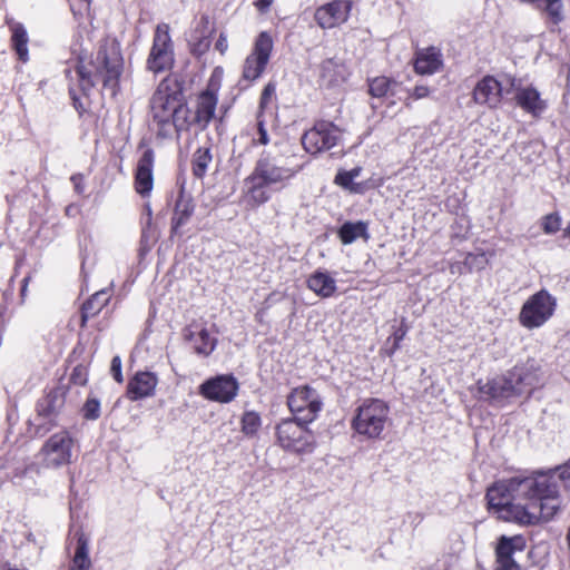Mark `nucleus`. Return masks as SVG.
I'll return each mask as SVG.
<instances>
[{
    "label": "nucleus",
    "instance_id": "nucleus-1",
    "mask_svg": "<svg viewBox=\"0 0 570 570\" xmlns=\"http://www.w3.org/2000/svg\"><path fill=\"white\" fill-rule=\"evenodd\" d=\"M570 489V461L531 476L511 478L488 489L490 511L521 525L547 522L560 509V492Z\"/></svg>",
    "mask_w": 570,
    "mask_h": 570
},
{
    "label": "nucleus",
    "instance_id": "nucleus-2",
    "mask_svg": "<svg viewBox=\"0 0 570 570\" xmlns=\"http://www.w3.org/2000/svg\"><path fill=\"white\" fill-rule=\"evenodd\" d=\"M124 71V58L120 46L115 39L106 38L99 42L89 60L80 58L77 75L83 91L98 83L115 97L119 91V79Z\"/></svg>",
    "mask_w": 570,
    "mask_h": 570
},
{
    "label": "nucleus",
    "instance_id": "nucleus-3",
    "mask_svg": "<svg viewBox=\"0 0 570 570\" xmlns=\"http://www.w3.org/2000/svg\"><path fill=\"white\" fill-rule=\"evenodd\" d=\"M299 169L277 165L268 155L262 156L253 173L244 180L245 198L252 206H259L271 198L268 187L285 185Z\"/></svg>",
    "mask_w": 570,
    "mask_h": 570
},
{
    "label": "nucleus",
    "instance_id": "nucleus-4",
    "mask_svg": "<svg viewBox=\"0 0 570 570\" xmlns=\"http://www.w3.org/2000/svg\"><path fill=\"white\" fill-rule=\"evenodd\" d=\"M390 407L380 399H366L355 410L353 430L367 439H383L390 423Z\"/></svg>",
    "mask_w": 570,
    "mask_h": 570
},
{
    "label": "nucleus",
    "instance_id": "nucleus-5",
    "mask_svg": "<svg viewBox=\"0 0 570 570\" xmlns=\"http://www.w3.org/2000/svg\"><path fill=\"white\" fill-rule=\"evenodd\" d=\"M180 98L183 94L176 86L171 88L168 79L159 83L150 100L151 120L157 128V137L170 138V122Z\"/></svg>",
    "mask_w": 570,
    "mask_h": 570
},
{
    "label": "nucleus",
    "instance_id": "nucleus-6",
    "mask_svg": "<svg viewBox=\"0 0 570 570\" xmlns=\"http://www.w3.org/2000/svg\"><path fill=\"white\" fill-rule=\"evenodd\" d=\"M532 375L514 368L508 375L493 379L480 387V392L489 399L501 402L532 390Z\"/></svg>",
    "mask_w": 570,
    "mask_h": 570
},
{
    "label": "nucleus",
    "instance_id": "nucleus-7",
    "mask_svg": "<svg viewBox=\"0 0 570 570\" xmlns=\"http://www.w3.org/2000/svg\"><path fill=\"white\" fill-rule=\"evenodd\" d=\"M76 440L67 430L50 435L39 451L42 464L49 469H59L72 462Z\"/></svg>",
    "mask_w": 570,
    "mask_h": 570
},
{
    "label": "nucleus",
    "instance_id": "nucleus-8",
    "mask_svg": "<svg viewBox=\"0 0 570 570\" xmlns=\"http://www.w3.org/2000/svg\"><path fill=\"white\" fill-rule=\"evenodd\" d=\"M307 423L297 420H284L276 428V435L279 445L295 453L312 452L315 446L313 433L305 428Z\"/></svg>",
    "mask_w": 570,
    "mask_h": 570
},
{
    "label": "nucleus",
    "instance_id": "nucleus-9",
    "mask_svg": "<svg viewBox=\"0 0 570 570\" xmlns=\"http://www.w3.org/2000/svg\"><path fill=\"white\" fill-rule=\"evenodd\" d=\"M556 308V298L546 289L533 294L522 306L520 323L527 328L542 326Z\"/></svg>",
    "mask_w": 570,
    "mask_h": 570
},
{
    "label": "nucleus",
    "instance_id": "nucleus-10",
    "mask_svg": "<svg viewBox=\"0 0 570 570\" xmlns=\"http://www.w3.org/2000/svg\"><path fill=\"white\" fill-rule=\"evenodd\" d=\"M174 65V48L169 26L159 23L154 33L153 46L147 59V68L154 73L169 70Z\"/></svg>",
    "mask_w": 570,
    "mask_h": 570
},
{
    "label": "nucleus",
    "instance_id": "nucleus-11",
    "mask_svg": "<svg viewBox=\"0 0 570 570\" xmlns=\"http://www.w3.org/2000/svg\"><path fill=\"white\" fill-rule=\"evenodd\" d=\"M342 139V131L333 122L318 121L302 137L304 149L316 155L338 145Z\"/></svg>",
    "mask_w": 570,
    "mask_h": 570
},
{
    "label": "nucleus",
    "instance_id": "nucleus-12",
    "mask_svg": "<svg viewBox=\"0 0 570 570\" xmlns=\"http://www.w3.org/2000/svg\"><path fill=\"white\" fill-rule=\"evenodd\" d=\"M287 404L295 420L301 423L313 422L322 407L320 395L308 386L293 390L287 399Z\"/></svg>",
    "mask_w": 570,
    "mask_h": 570
},
{
    "label": "nucleus",
    "instance_id": "nucleus-13",
    "mask_svg": "<svg viewBox=\"0 0 570 570\" xmlns=\"http://www.w3.org/2000/svg\"><path fill=\"white\" fill-rule=\"evenodd\" d=\"M273 49V40L267 32H262L257 37L254 49L245 59L243 66V79L252 82L263 73Z\"/></svg>",
    "mask_w": 570,
    "mask_h": 570
},
{
    "label": "nucleus",
    "instance_id": "nucleus-14",
    "mask_svg": "<svg viewBox=\"0 0 570 570\" xmlns=\"http://www.w3.org/2000/svg\"><path fill=\"white\" fill-rule=\"evenodd\" d=\"M510 89L514 91L518 107L534 118H539L548 108L547 101L541 98L539 90L532 86H521L515 78H509Z\"/></svg>",
    "mask_w": 570,
    "mask_h": 570
},
{
    "label": "nucleus",
    "instance_id": "nucleus-15",
    "mask_svg": "<svg viewBox=\"0 0 570 570\" xmlns=\"http://www.w3.org/2000/svg\"><path fill=\"white\" fill-rule=\"evenodd\" d=\"M238 383L232 375H218L200 385V394L220 403H228L237 395Z\"/></svg>",
    "mask_w": 570,
    "mask_h": 570
},
{
    "label": "nucleus",
    "instance_id": "nucleus-16",
    "mask_svg": "<svg viewBox=\"0 0 570 570\" xmlns=\"http://www.w3.org/2000/svg\"><path fill=\"white\" fill-rule=\"evenodd\" d=\"M524 549L525 539L522 535H501L495 549L497 570H519V564L513 559V554L522 552Z\"/></svg>",
    "mask_w": 570,
    "mask_h": 570
},
{
    "label": "nucleus",
    "instance_id": "nucleus-17",
    "mask_svg": "<svg viewBox=\"0 0 570 570\" xmlns=\"http://www.w3.org/2000/svg\"><path fill=\"white\" fill-rule=\"evenodd\" d=\"M351 9V0H334L316 10L315 20L324 29L334 28L348 19Z\"/></svg>",
    "mask_w": 570,
    "mask_h": 570
},
{
    "label": "nucleus",
    "instance_id": "nucleus-18",
    "mask_svg": "<svg viewBox=\"0 0 570 570\" xmlns=\"http://www.w3.org/2000/svg\"><path fill=\"white\" fill-rule=\"evenodd\" d=\"M504 88L493 76L483 77L474 87L473 100L478 105L498 108L501 105Z\"/></svg>",
    "mask_w": 570,
    "mask_h": 570
},
{
    "label": "nucleus",
    "instance_id": "nucleus-19",
    "mask_svg": "<svg viewBox=\"0 0 570 570\" xmlns=\"http://www.w3.org/2000/svg\"><path fill=\"white\" fill-rule=\"evenodd\" d=\"M155 155L153 149H146L138 160L135 176L136 191L146 197L150 194L154 186V167Z\"/></svg>",
    "mask_w": 570,
    "mask_h": 570
},
{
    "label": "nucleus",
    "instance_id": "nucleus-20",
    "mask_svg": "<svg viewBox=\"0 0 570 570\" xmlns=\"http://www.w3.org/2000/svg\"><path fill=\"white\" fill-rule=\"evenodd\" d=\"M214 26L208 17H200L193 29L188 43L193 55L200 57L206 53L210 47V37Z\"/></svg>",
    "mask_w": 570,
    "mask_h": 570
},
{
    "label": "nucleus",
    "instance_id": "nucleus-21",
    "mask_svg": "<svg viewBox=\"0 0 570 570\" xmlns=\"http://www.w3.org/2000/svg\"><path fill=\"white\" fill-rule=\"evenodd\" d=\"M443 66L442 55L434 47L421 49L416 52L414 60V70L419 75H433L441 70Z\"/></svg>",
    "mask_w": 570,
    "mask_h": 570
},
{
    "label": "nucleus",
    "instance_id": "nucleus-22",
    "mask_svg": "<svg viewBox=\"0 0 570 570\" xmlns=\"http://www.w3.org/2000/svg\"><path fill=\"white\" fill-rule=\"evenodd\" d=\"M184 336L193 344L196 353L208 355L215 348L216 340L199 324H191L184 331Z\"/></svg>",
    "mask_w": 570,
    "mask_h": 570
},
{
    "label": "nucleus",
    "instance_id": "nucleus-23",
    "mask_svg": "<svg viewBox=\"0 0 570 570\" xmlns=\"http://www.w3.org/2000/svg\"><path fill=\"white\" fill-rule=\"evenodd\" d=\"M157 382V377L150 372L137 373L129 381L127 389L128 397L132 401H136L153 395Z\"/></svg>",
    "mask_w": 570,
    "mask_h": 570
},
{
    "label": "nucleus",
    "instance_id": "nucleus-24",
    "mask_svg": "<svg viewBox=\"0 0 570 570\" xmlns=\"http://www.w3.org/2000/svg\"><path fill=\"white\" fill-rule=\"evenodd\" d=\"M217 100L216 94L210 90H206L199 95L194 121L202 128H205L214 118Z\"/></svg>",
    "mask_w": 570,
    "mask_h": 570
},
{
    "label": "nucleus",
    "instance_id": "nucleus-25",
    "mask_svg": "<svg viewBox=\"0 0 570 570\" xmlns=\"http://www.w3.org/2000/svg\"><path fill=\"white\" fill-rule=\"evenodd\" d=\"M65 404V394L61 390H52L37 403L38 416L45 419L55 417Z\"/></svg>",
    "mask_w": 570,
    "mask_h": 570
},
{
    "label": "nucleus",
    "instance_id": "nucleus-26",
    "mask_svg": "<svg viewBox=\"0 0 570 570\" xmlns=\"http://www.w3.org/2000/svg\"><path fill=\"white\" fill-rule=\"evenodd\" d=\"M307 287L316 295L327 298L336 291V281L327 273L316 271L307 278Z\"/></svg>",
    "mask_w": 570,
    "mask_h": 570
},
{
    "label": "nucleus",
    "instance_id": "nucleus-27",
    "mask_svg": "<svg viewBox=\"0 0 570 570\" xmlns=\"http://www.w3.org/2000/svg\"><path fill=\"white\" fill-rule=\"evenodd\" d=\"M110 295L107 289H101L88 298L81 307V327H85L88 320L98 315L101 309L108 304Z\"/></svg>",
    "mask_w": 570,
    "mask_h": 570
},
{
    "label": "nucleus",
    "instance_id": "nucleus-28",
    "mask_svg": "<svg viewBox=\"0 0 570 570\" xmlns=\"http://www.w3.org/2000/svg\"><path fill=\"white\" fill-rule=\"evenodd\" d=\"M75 537L77 539V546L70 570H89L91 567V561L88 556L89 539L81 530H77Z\"/></svg>",
    "mask_w": 570,
    "mask_h": 570
},
{
    "label": "nucleus",
    "instance_id": "nucleus-29",
    "mask_svg": "<svg viewBox=\"0 0 570 570\" xmlns=\"http://www.w3.org/2000/svg\"><path fill=\"white\" fill-rule=\"evenodd\" d=\"M338 236L343 244L348 245L358 238L368 239L367 224L364 222H346L338 229Z\"/></svg>",
    "mask_w": 570,
    "mask_h": 570
},
{
    "label": "nucleus",
    "instance_id": "nucleus-30",
    "mask_svg": "<svg viewBox=\"0 0 570 570\" xmlns=\"http://www.w3.org/2000/svg\"><path fill=\"white\" fill-rule=\"evenodd\" d=\"M345 78V67L342 62L334 60V59H327L322 62L321 65V79L322 81L327 85L332 86L335 85Z\"/></svg>",
    "mask_w": 570,
    "mask_h": 570
},
{
    "label": "nucleus",
    "instance_id": "nucleus-31",
    "mask_svg": "<svg viewBox=\"0 0 570 570\" xmlns=\"http://www.w3.org/2000/svg\"><path fill=\"white\" fill-rule=\"evenodd\" d=\"M194 213V205L190 199L180 196L175 206L173 217V232L177 233L178 228L185 225Z\"/></svg>",
    "mask_w": 570,
    "mask_h": 570
},
{
    "label": "nucleus",
    "instance_id": "nucleus-32",
    "mask_svg": "<svg viewBox=\"0 0 570 570\" xmlns=\"http://www.w3.org/2000/svg\"><path fill=\"white\" fill-rule=\"evenodd\" d=\"M11 41L12 46L22 61L28 60V35L21 23H13L11 26Z\"/></svg>",
    "mask_w": 570,
    "mask_h": 570
},
{
    "label": "nucleus",
    "instance_id": "nucleus-33",
    "mask_svg": "<svg viewBox=\"0 0 570 570\" xmlns=\"http://www.w3.org/2000/svg\"><path fill=\"white\" fill-rule=\"evenodd\" d=\"M170 138L175 132H180L187 130L189 128L190 121V111L188 107L184 104L183 98L179 99V106L176 107L175 115L173 116Z\"/></svg>",
    "mask_w": 570,
    "mask_h": 570
},
{
    "label": "nucleus",
    "instance_id": "nucleus-34",
    "mask_svg": "<svg viewBox=\"0 0 570 570\" xmlns=\"http://www.w3.org/2000/svg\"><path fill=\"white\" fill-rule=\"evenodd\" d=\"M399 83L386 77H376L370 81L368 91L371 96L381 98L389 94L394 95Z\"/></svg>",
    "mask_w": 570,
    "mask_h": 570
},
{
    "label": "nucleus",
    "instance_id": "nucleus-35",
    "mask_svg": "<svg viewBox=\"0 0 570 570\" xmlns=\"http://www.w3.org/2000/svg\"><path fill=\"white\" fill-rule=\"evenodd\" d=\"M213 160V156L210 154V149L207 147L198 148L193 158V171L194 175L198 178H202L207 169L209 164Z\"/></svg>",
    "mask_w": 570,
    "mask_h": 570
},
{
    "label": "nucleus",
    "instance_id": "nucleus-36",
    "mask_svg": "<svg viewBox=\"0 0 570 570\" xmlns=\"http://www.w3.org/2000/svg\"><path fill=\"white\" fill-rule=\"evenodd\" d=\"M262 425L261 416L254 411H248L242 417V432L247 436H253L257 433Z\"/></svg>",
    "mask_w": 570,
    "mask_h": 570
},
{
    "label": "nucleus",
    "instance_id": "nucleus-37",
    "mask_svg": "<svg viewBox=\"0 0 570 570\" xmlns=\"http://www.w3.org/2000/svg\"><path fill=\"white\" fill-rule=\"evenodd\" d=\"M361 174V168L356 167L348 171L338 173L335 177V183L346 189L355 191L354 179Z\"/></svg>",
    "mask_w": 570,
    "mask_h": 570
},
{
    "label": "nucleus",
    "instance_id": "nucleus-38",
    "mask_svg": "<svg viewBox=\"0 0 570 570\" xmlns=\"http://www.w3.org/2000/svg\"><path fill=\"white\" fill-rule=\"evenodd\" d=\"M82 415L86 420H97L100 416L99 400L96 397H88L82 406Z\"/></svg>",
    "mask_w": 570,
    "mask_h": 570
},
{
    "label": "nucleus",
    "instance_id": "nucleus-39",
    "mask_svg": "<svg viewBox=\"0 0 570 570\" xmlns=\"http://www.w3.org/2000/svg\"><path fill=\"white\" fill-rule=\"evenodd\" d=\"M561 218L558 214H549L543 217L542 229L546 234H554L560 229Z\"/></svg>",
    "mask_w": 570,
    "mask_h": 570
},
{
    "label": "nucleus",
    "instance_id": "nucleus-40",
    "mask_svg": "<svg viewBox=\"0 0 570 570\" xmlns=\"http://www.w3.org/2000/svg\"><path fill=\"white\" fill-rule=\"evenodd\" d=\"M430 92H431V90L426 86H423V85L415 86L411 90L410 96L404 101L405 107L409 109L412 108L411 98L416 99V100L423 99V98L428 97L430 95Z\"/></svg>",
    "mask_w": 570,
    "mask_h": 570
},
{
    "label": "nucleus",
    "instance_id": "nucleus-41",
    "mask_svg": "<svg viewBox=\"0 0 570 570\" xmlns=\"http://www.w3.org/2000/svg\"><path fill=\"white\" fill-rule=\"evenodd\" d=\"M546 11L554 23L562 20V3L561 1L546 2Z\"/></svg>",
    "mask_w": 570,
    "mask_h": 570
},
{
    "label": "nucleus",
    "instance_id": "nucleus-42",
    "mask_svg": "<svg viewBox=\"0 0 570 570\" xmlns=\"http://www.w3.org/2000/svg\"><path fill=\"white\" fill-rule=\"evenodd\" d=\"M110 372L114 379L121 383L124 381L122 373H121V360L119 356H114L111 360V366Z\"/></svg>",
    "mask_w": 570,
    "mask_h": 570
},
{
    "label": "nucleus",
    "instance_id": "nucleus-43",
    "mask_svg": "<svg viewBox=\"0 0 570 570\" xmlns=\"http://www.w3.org/2000/svg\"><path fill=\"white\" fill-rule=\"evenodd\" d=\"M228 43L227 38L224 33L219 35V38L217 39L215 43V49L218 50L222 55H224L227 51Z\"/></svg>",
    "mask_w": 570,
    "mask_h": 570
},
{
    "label": "nucleus",
    "instance_id": "nucleus-44",
    "mask_svg": "<svg viewBox=\"0 0 570 570\" xmlns=\"http://www.w3.org/2000/svg\"><path fill=\"white\" fill-rule=\"evenodd\" d=\"M257 141L261 145H267L269 141L268 134L266 129L264 128V125L262 121H258V138Z\"/></svg>",
    "mask_w": 570,
    "mask_h": 570
},
{
    "label": "nucleus",
    "instance_id": "nucleus-45",
    "mask_svg": "<svg viewBox=\"0 0 570 570\" xmlns=\"http://www.w3.org/2000/svg\"><path fill=\"white\" fill-rule=\"evenodd\" d=\"M474 262L479 265V267H482L483 264L487 262L484 254H481V255L469 254L466 257V263L473 264Z\"/></svg>",
    "mask_w": 570,
    "mask_h": 570
},
{
    "label": "nucleus",
    "instance_id": "nucleus-46",
    "mask_svg": "<svg viewBox=\"0 0 570 570\" xmlns=\"http://www.w3.org/2000/svg\"><path fill=\"white\" fill-rule=\"evenodd\" d=\"M405 334H406V328H402V327H400L399 330H396L393 333L392 338L394 341V348L399 347V344L404 338Z\"/></svg>",
    "mask_w": 570,
    "mask_h": 570
},
{
    "label": "nucleus",
    "instance_id": "nucleus-47",
    "mask_svg": "<svg viewBox=\"0 0 570 570\" xmlns=\"http://www.w3.org/2000/svg\"><path fill=\"white\" fill-rule=\"evenodd\" d=\"M71 181L73 183L75 190L78 194H82L85 190L83 184H82V176L80 175H73L71 177Z\"/></svg>",
    "mask_w": 570,
    "mask_h": 570
},
{
    "label": "nucleus",
    "instance_id": "nucleus-48",
    "mask_svg": "<svg viewBox=\"0 0 570 570\" xmlns=\"http://www.w3.org/2000/svg\"><path fill=\"white\" fill-rule=\"evenodd\" d=\"M273 0H257L256 2V7L261 10V11H265L268 9V7L272 4Z\"/></svg>",
    "mask_w": 570,
    "mask_h": 570
},
{
    "label": "nucleus",
    "instance_id": "nucleus-49",
    "mask_svg": "<svg viewBox=\"0 0 570 570\" xmlns=\"http://www.w3.org/2000/svg\"><path fill=\"white\" fill-rule=\"evenodd\" d=\"M273 90L274 88L271 85L266 86L262 95V105L265 102L267 96H269Z\"/></svg>",
    "mask_w": 570,
    "mask_h": 570
},
{
    "label": "nucleus",
    "instance_id": "nucleus-50",
    "mask_svg": "<svg viewBox=\"0 0 570 570\" xmlns=\"http://www.w3.org/2000/svg\"><path fill=\"white\" fill-rule=\"evenodd\" d=\"M566 233L570 236V224L567 226Z\"/></svg>",
    "mask_w": 570,
    "mask_h": 570
},
{
    "label": "nucleus",
    "instance_id": "nucleus-51",
    "mask_svg": "<svg viewBox=\"0 0 570 570\" xmlns=\"http://www.w3.org/2000/svg\"><path fill=\"white\" fill-rule=\"evenodd\" d=\"M86 2H87L88 4H90L91 0H86Z\"/></svg>",
    "mask_w": 570,
    "mask_h": 570
}]
</instances>
